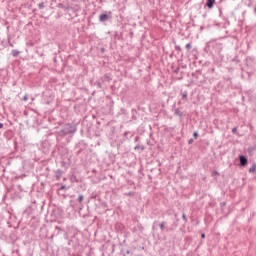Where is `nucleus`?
<instances>
[{"instance_id": "nucleus-1", "label": "nucleus", "mask_w": 256, "mask_h": 256, "mask_svg": "<svg viewBox=\"0 0 256 256\" xmlns=\"http://www.w3.org/2000/svg\"><path fill=\"white\" fill-rule=\"evenodd\" d=\"M77 133V123H66L64 126H62L57 132V137H73Z\"/></svg>"}, {"instance_id": "nucleus-2", "label": "nucleus", "mask_w": 256, "mask_h": 256, "mask_svg": "<svg viewBox=\"0 0 256 256\" xmlns=\"http://www.w3.org/2000/svg\"><path fill=\"white\" fill-rule=\"evenodd\" d=\"M175 219L176 221H174L171 225V227L167 228V222L163 221L159 224L160 227V231H175V229H177V227H179V218H177V214H175Z\"/></svg>"}, {"instance_id": "nucleus-3", "label": "nucleus", "mask_w": 256, "mask_h": 256, "mask_svg": "<svg viewBox=\"0 0 256 256\" xmlns=\"http://www.w3.org/2000/svg\"><path fill=\"white\" fill-rule=\"evenodd\" d=\"M111 19H113V13L111 11L109 12L106 11L99 16L100 23L111 21Z\"/></svg>"}, {"instance_id": "nucleus-4", "label": "nucleus", "mask_w": 256, "mask_h": 256, "mask_svg": "<svg viewBox=\"0 0 256 256\" xmlns=\"http://www.w3.org/2000/svg\"><path fill=\"white\" fill-rule=\"evenodd\" d=\"M55 173V179L56 181H61V177H63V175H65V170H61V169H57L54 171Z\"/></svg>"}, {"instance_id": "nucleus-5", "label": "nucleus", "mask_w": 256, "mask_h": 256, "mask_svg": "<svg viewBox=\"0 0 256 256\" xmlns=\"http://www.w3.org/2000/svg\"><path fill=\"white\" fill-rule=\"evenodd\" d=\"M239 161H240V167H247V163H249V160L247 159V156H245V155H240Z\"/></svg>"}, {"instance_id": "nucleus-6", "label": "nucleus", "mask_w": 256, "mask_h": 256, "mask_svg": "<svg viewBox=\"0 0 256 256\" xmlns=\"http://www.w3.org/2000/svg\"><path fill=\"white\" fill-rule=\"evenodd\" d=\"M120 253L123 256L131 255V250H129V248H127V246H122L120 249Z\"/></svg>"}, {"instance_id": "nucleus-7", "label": "nucleus", "mask_w": 256, "mask_h": 256, "mask_svg": "<svg viewBox=\"0 0 256 256\" xmlns=\"http://www.w3.org/2000/svg\"><path fill=\"white\" fill-rule=\"evenodd\" d=\"M174 115H177L178 117H180V119H183V117H185V114L183 113V111H181V108L175 109Z\"/></svg>"}, {"instance_id": "nucleus-8", "label": "nucleus", "mask_w": 256, "mask_h": 256, "mask_svg": "<svg viewBox=\"0 0 256 256\" xmlns=\"http://www.w3.org/2000/svg\"><path fill=\"white\" fill-rule=\"evenodd\" d=\"M4 137L5 139H7L8 141L10 139H13V131L12 130H7L6 132H4Z\"/></svg>"}, {"instance_id": "nucleus-9", "label": "nucleus", "mask_w": 256, "mask_h": 256, "mask_svg": "<svg viewBox=\"0 0 256 256\" xmlns=\"http://www.w3.org/2000/svg\"><path fill=\"white\" fill-rule=\"evenodd\" d=\"M214 5H215V0H206V7H208V9H213Z\"/></svg>"}, {"instance_id": "nucleus-10", "label": "nucleus", "mask_w": 256, "mask_h": 256, "mask_svg": "<svg viewBox=\"0 0 256 256\" xmlns=\"http://www.w3.org/2000/svg\"><path fill=\"white\" fill-rule=\"evenodd\" d=\"M134 151H139V153H142V151H145V146H144V145H139V144H137V145L134 147Z\"/></svg>"}, {"instance_id": "nucleus-11", "label": "nucleus", "mask_w": 256, "mask_h": 256, "mask_svg": "<svg viewBox=\"0 0 256 256\" xmlns=\"http://www.w3.org/2000/svg\"><path fill=\"white\" fill-rule=\"evenodd\" d=\"M131 115H132V121H137V109L133 108L131 110Z\"/></svg>"}, {"instance_id": "nucleus-12", "label": "nucleus", "mask_w": 256, "mask_h": 256, "mask_svg": "<svg viewBox=\"0 0 256 256\" xmlns=\"http://www.w3.org/2000/svg\"><path fill=\"white\" fill-rule=\"evenodd\" d=\"M58 9H64V11H69V6H65L63 3L57 4Z\"/></svg>"}, {"instance_id": "nucleus-13", "label": "nucleus", "mask_w": 256, "mask_h": 256, "mask_svg": "<svg viewBox=\"0 0 256 256\" xmlns=\"http://www.w3.org/2000/svg\"><path fill=\"white\" fill-rule=\"evenodd\" d=\"M61 167L64 168V171L67 172V170L69 169V163L62 161L61 162Z\"/></svg>"}, {"instance_id": "nucleus-14", "label": "nucleus", "mask_w": 256, "mask_h": 256, "mask_svg": "<svg viewBox=\"0 0 256 256\" xmlns=\"http://www.w3.org/2000/svg\"><path fill=\"white\" fill-rule=\"evenodd\" d=\"M84 199H85V196H83V194H79L76 201L79 203V205H81V203H83Z\"/></svg>"}, {"instance_id": "nucleus-15", "label": "nucleus", "mask_w": 256, "mask_h": 256, "mask_svg": "<svg viewBox=\"0 0 256 256\" xmlns=\"http://www.w3.org/2000/svg\"><path fill=\"white\" fill-rule=\"evenodd\" d=\"M71 183H77L79 180H77V176L75 174H72L70 177Z\"/></svg>"}, {"instance_id": "nucleus-16", "label": "nucleus", "mask_w": 256, "mask_h": 256, "mask_svg": "<svg viewBox=\"0 0 256 256\" xmlns=\"http://www.w3.org/2000/svg\"><path fill=\"white\" fill-rule=\"evenodd\" d=\"M19 50H12L11 51V55L13 56V57H19Z\"/></svg>"}, {"instance_id": "nucleus-17", "label": "nucleus", "mask_w": 256, "mask_h": 256, "mask_svg": "<svg viewBox=\"0 0 256 256\" xmlns=\"http://www.w3.org/2000/svg\"><path fill=\"white\" fill-rule=\"evenodd\" d=\"M181 95H182V99L184 101H187V95H188L187 91H181Z\"/></svg>"}, {"instance_id": "nucleus-18", "label": "nucleus", "mask_w": 256, "mask_h": 256, "mask_svg": "<svg viewBox=\"0 0 256 256\" xmlns=\"http://www.w3.org/2000/svg\"><path fill=\"white\" fill-rule=\"evenodd\" d=\"M67 186L64 184H61V187L58 189V191H67Z\"/></svg>"}, {"instance_id": "nucleus-19", "label": "nucleus", "mask_w": 256, "mask_h": 256, "mask_svg": "<svg viewBox=\"0 0 256 256\" xmlns=\"http://www.w3.org/2000/svg\"><path fill=\"white\" fill-rule=\"evenodd\" d=\"M256 169V164H253L252 167L249 169V173H254Z\"/></svg>"}, {"instance_id": "nucleus-20", "label": "nucleus", "mask_w": 256, "mask_h": 256, "mask_svg": "<svg viewBox=\"0 0 256 256\" xmlns=\"http://www.w3.org/2000/svg\"><path fill=\"white\" fill-rule=\"evenodd\" d=\"M104 81H107L109 83V81H111V77L109 75L105 74Z\"/></svg>"}, {"instance_id": "nucleus-21", "label": "nucleus", "mask_w": 256, "mask_h": 256, "mask_svg": "<svg viewBox=\"0 0 256 256\" xmlns=\"http://www.w3.org/2000/svg\"><path fill=\"white\" fill-rule=\"evenodd\" d=\"M232 133L233 135H239V133L237 132V127L232 128Z\"/></svg>"}, {"instance_id": "nucleus-22", "label": "nucleus", "mask_w": 256, "mask_h": 256, "mask_svg": "<svg viewBox=\"0 0 256 256\" xmlns=\"http://www.w3.org/2000/svg\"><path fill=\"white\" fill-rule=\"evenodd\" d=\"M182 219L184 223H187V215L185 213H182Z\"/></svg>"}, {"instance_id": "nucleus-23", "label": "nucleus", "mask_w": 256, "mask_h": 256, "mask_svg": "<svg viewBox=\"0 0 256 256\" xmlns=\"http://www.w3.org/2000/svg\"><path fill=\"white\" fill-rule=\"evenodd\" d=\"M193 137H194V139H199V132H194L193 133Z\"/></svg>"}, {"instance_id": "nucleus-24", "label": "nucleus", "mask_w": 256, "mask_h": 256, "mask_svg": "<svg viewBox=\"0 0 256 256\" xmlns=\"http://www.w3.org/2000/svg\"><path fill=\"white\" fill-rule=\"evenodd\" d=\"M38 8L39 9H45V3H40L39 5H38Z\"/></svg>"}, {"instance_id": "nucleus-25", "label": "nucleus", "mask_w": 256, "mask_h": 256, "mask_svg": "<svg viewBox=\"0 0 256 256\" xmlns=\"http://www.w3.org/2000/svg\"><path fill=\"white\" fill-rule=\"evenodd\" d=\"M96 85H97L98 89H103V86L101 85V82L97 81Z\"/></svg>"}, {"instance_id": "nucleus-26", "label": "nucleus", "mask_w": 256, "mask_h": 256, "mask_svg": "<svg viewBox=\"0 0 256 256\" xmlns=\"http://www.w3.org/2000/svg\"><path fill=\"white\" fill-rule=\"evenodd\" d=\"M185 47H186L187 51H189L191 49L192 45H191V43H188V44H186Z\"/></svg>"}, {"instance_id": "nucleus-27", "label": "nucleus", "mask_w": 256, "mask_h": 256, "mask_svg": "<svg viewBox=\"0 0 256 256\" xmlns=\"http://www.w3.org/2000/svg\"><path fill=\"white\" fill-rule=\"evenodd\" d=\"M215 175H219V172H218L217 170H214V171L212 172V177H215Z\"/></svg>"}, {"instance_id": "nucleus-28", "label": "nucleus", "mask_w": 256, "mask_h": 256, "mask_svg": "<svg viewBox=\"0 0 256 256\" xmlns=\"http://www.w3.org/2000/svg\"><path fill=\"white\" fill-rule=\"evenodd\" d=\"M22 100H24V101H29V96L26 94V95L22 98Z\"/></svg>"}, {"instance_id": "nucleus-29", "label": "nucleus", "mask_w": 256, "mask_h": 256, "mask_svg": "<svg viewBox=\"0 0 256 256\" xmlns=\"http://www.w3.org/2000/svg\"><path fill=\"white\" fill-rule=\"evenodd\" d=\"M188 145H193V138H190V139L188 140Z\"/></svg>"}, {"instance_id": "nucleus-30", "label": "nucleus", "mask_w": 256, "mask_h": 256, "mask_svg": "<svg viewBox=\"0 0 256 256\" xmlns=\"http://www.w3.org/2000/svg\"><path fill=\"white\" fill-rule=\"evenodd\" d=\"M253 151H255V149L253 148H248V153L251 155V153H253Z\"/></svg>"}, {"instance_id": "nucleus-31", "label": "nucleus", "mask_w": 256, "mask_h": 256, "mask_svg": "<svg viewBox=\"0 0 256 256\" xmlns=\"http://www.w3.org/2000/svg\"><path fill=\"white\" fill-rule=\"evenodd\" d=\"M4 171H5V169H3V167H0V177L3 175Z\"/></svg>"}, {"instance_id": "nucleus-32", "label": "nucleus", "mask_w": 256, "mask_h": 256, "mask_svg": "<svg viewBox=\"0 0 256 256\" xmlns=\"http://www.w3.org/2000/svg\"><path fill=\"white\" fill-rule=\"evenodd\" d=\"M175 49H176V51H181V46L176 45V46H175Z\"/></svg>"}, {"instance_id": "nucleus-33", "label": "nucleus", "mask_w": 256, "mask_h": 256, "mask_svg": "<svg viewBox=\"0 0 256 256\" xmlns=\"http://www.w3.org/2000/svg\"><path fill=\"white\" fill-rule=\"evenodd\" d=\"M179 71H181V68L177 67V68L174 70V73H179Z\"/></svg>"}, {"instance_id": "nucleus-34", "label": "nucleus", "mask_w": 256, "mask_h": 256, "mask_svg": "<svg viewBox=\"0 0 256 256\" xmlns=\"http://www.w3.org/2000/svg\"><path fill=\"white\" fill-rule=\"evenodd\" d=\"M139 139H141L139 136L135 137V143H138Z\"/></svg>"}, {"instance_id": "nucleus-35", "label": "nucleus", "mask_w": 256, "mask_h": 256, "mask_svg": "<svg viewBox=\"0 0 256 256\" xmlns=\"http://www.w3.org/2000/svg\"><path fill=\"white\" fill-rule=\"evenodd\" d=\"M155 223H157V221H155V222L153 223V225H152L153 231H155Z\"/></svg>"}, {"instance_id": "nucleus-36", "label": "nucleus", "mask_w": 256, "mask_h": 256, "mask_svg": "<svg viewBox=\"0 0 256 256\" xmlns=\"http://www.w3.org/2000/svg\"><path fill=\"white\" fill-rule=\"evenodd\" d=\"M83 149L78 150L77 155H80L82 153Z\"/></svg>"}, {"instance_id": "nucleus-37", "label": "nucleus", "mask_w": 256, "mask_h": 256, "mask_svg": "<svg viewBox=\"0 0 256 256\" xmlns=\"http://www.w3.org/2000/svg\"><path fill=\"white\" fill-rule=\"evenodd\" d=\"M201 239H205V233L201 234Z\"/></svg>"}, {"instance_id": "nucleus-38", "label": "nucleus", "mask_w": 256, "mask_h": 256, "mask_svg": "<svg viewBox=\"0 0 256 256\" xmlns=\"http://www.w3.org/2000/svg\"><path fill=\"white\" fill-rule=\"evenodd\" d=\"M219 13H220V15L223 14V10L221 8H219Z\"/></svg>"}, {"instance_id": "nucleus-39", "label": "nucleus", "mask_w": 256, "mask_h": 256, "mask_svg": "<svg viewBox=\"0 0 256 256\" xmlns=\"http://www.w3.org/2000/svg\"><path fill=\"white\" fill-rule=\"evenodd\" d=\"M4 124L0 122V129H3Z\"/></svg>"}, {"instance_id": "nucleus-40", "label": "nucleus", "mask_w": 256, "mask_h": 256, "mask_svg": "<svg viewBox=\"0 0 256 256\" xmlns=\"http://www.w3.org/2000/svg\"><path fill=\"white\" fill-rule=\"evenodd\" d=\"M203 17H207V14H203Z\"/></svg>"}, {"instance_id": "nucleus-41", "label": "nucleus", "mask_w": 256, "mask_h": 256, "mask_svg": "<svg viewBox=\"0 0 256 256\" xmlns=\"http://www.w3.org/2000/svg\"><path fill=\"white\" fill-rule=\"evenodd\" d=\"M56 229L60 230L61 228H59V227H56Z\"/></svg>"}, {"instance_id": "nucleus-42", "label": "nucleus", "mask_w": 256, "mask_h": 256, "mask_svg": "<svg viewBox=\"0 0 256 256\" xmlns=\"http://www.w3.org/2000/svg\"><path fill=\"white\" fill-rule=\"evenodd\" d=\"M254 11H256V8H254Z\"/></svg>"}]
</instances>
